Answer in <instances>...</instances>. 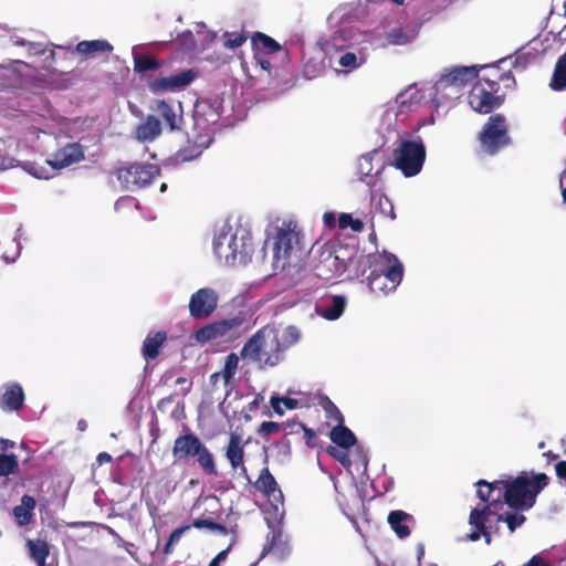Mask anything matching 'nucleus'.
Listing matches in <instances>:
<instances>
[{"label":"nucleus","instance_id":"de8ad7c7","mask_svg":"<svg viewBox=\"0 0 566 566\" xmlns=\"http://www.w3.org/2000/svg\"><path fill=\"white\" fill-rule=\"evenodd\" d=\"M192 526L195 528H209L211 531H217L221 534H228V528L222 525V524H219L212 520H203V518H196L193 522H192Z\"/></svg>","mask_w":566,"mask_h":566},{"label":"nucleus","instance_id":"72a5a7b5","mask_svg":"<svg viewBox=\"0 0 566 566\" xmlns=\"http://www.w3.org/2000/svg\"><path fill=\"white\" fill-rule=\"evenodd\" d=\"M345 306V296L335 295L331 298V304H325L321 306L319 314L328 321H334L337 319L343 314Z\"/></svg>","mask_w":566,"mask_h":566},{"label":"nucleus","instance_id":"4468645a","mask_svg":"<svg viewBox=\"0 0 566 566\" xmlns=\"http://www.w3.org/2000/svg\"><path fill=\"white\" fill-rule=\"evenodd\" d=\"M196 77L197 72L189 69L166 77L155 78L149 82L148 87L154 94L176 92L187 87Z\"/></svg>","mask_w":566,"mask_h":566},{"label":"nucleus","instance_id":"b1692460","mask_svg":"<svg viewBox=\"0 0 566 566\" xmlns=\"http://www.w3.org/2000/svg\"><path fill=\"white\" fill-rule=\"evenodd\" d=\"M218 322L220 328V340L232 342L241 335V327L244 323V317L234 316L230 318L220 319Z\"/></svg>","mask_w":566,"mask_h":566},{"label":"nucleus","instance_id":"a19ab883","mask_svg":"<svg viewBox=\"0 0 566 566\" xmlns=\"http://www.w3.org/2000/svg\"><path fill=\"white\" fill-rule=\"evenodd\" d=\"M19 463L14 454H0V476H8L18 471Z\"/></svg>","mask_w":566,"mask_h":566},{"label":"nucleus","instance_id":"774afa93","mask_svg":"<svg viewBox=\"0 0 566 566\" xmlns=\"http://www.w3.org/2000/svg\"><path fill=\"white\" fill-rule=\"evenodd\" d=\"M11 447H13L12 441L7 440V439H0V452H6Z\"/></svg>","mask_w":566,"mask_h":566},{"label":"nucleus","instance_id":"1a4fd4ad","mask_svg":"<svg viewBox=\"0 0 566 566\" xmlns=\"http://www.w3.org/2000/svg\"><path fill=\"white\" fill-rule=\"evenodd\" d=\"M301 233L293 222H284L277 229L273 247V265L275 269H285L289 259L297 253L300 248Z\"/></svg>","mask_w":566,"mask_h":566},{"label":"nucleus","instance_id":"052dcab7","mask_svg":"<svg viewBox=\"0 0 566 566\" xmlns=\"http://www.w3.org/2000/svg\"><path fill=\"white\" fill-rule=\"evenodd\" d=\"M524 566H551L541 556H533Z\"/></svg>","mask_w":566,"mask_h":566},{"label":"nucleus","instance_id":"37998d69","mask_svg":"<svg viewBox=\"0 0 566 566\" xmlns=\"http://www.w3.org/2000/svg\"><path fill=\"white\" fill-rule=\"evenodd\" d=\"M339 229L350 228L355 232L364 230V222L360 219H354L350 213H340L338 217Z\"/></svg>","mask_w":566,"mask_h":566},{"label":"nucleus","instance_id":"7c9ffc66","mask_svg":"<svg viewBox=\"0 0 566 566\" xmlns=\"http://www.w3.org/2000/svg\"><path fill=\"white\" fill-rule=\"evenodd\" d=\"M80 54L95 56L97 53H111L113 45L106 40L81 41L76 44Z\"/></svg>","mask_w":566,"mask_h":566},{"label":"nucleus","instance_id":"e2e57ef3","mask_svg":"<svg viewBox=\"0 0 566 566\" xmlns=\"http://www.w3.org/2000/svg\"><path fill=\"white\" fill-rule=\"evenodd\" d=\"M254 59L256 60L258 64L261 66L262 70H264V71L271 70V67H272L271 62L268 59L263 57V55H258V57H254Z\"/></svg>","mask_w":566,"mask_h":566},{"label":"nucleus","instance_id":"ea45409f","mask_svg":"<svg viewBox=\"0 0 566 566\" xmlns=\"http://www.w3.org/2000/svg\"><path fill=\"white\" fill-rule=\"evenodd\" d=\"M363 62L364 59L358 57L357 54L354 52H346L338 60L339 66L343 67L344 72L346 73L358 69L363 64Z\"/></svg>","mask_w":566,"mask_h":566},{"label":"nucleus","instance_id":"69168bd1","mask_svg":"<svg viewBox=\"0 0 566 566\" xmlns=\"http://www.w3.org/2000/svg\"><path fill=\"white\" fill-rule=\"evenodd\" d=\"M281 403H282L281 402V398H279V397H272L271 398L272 408L279 415H283V410L281 408Z\"/></svg>","mask_w":566,"mask_h":566},{"label":"nucleus","instance_id":"4d7b16f0","mask_svg":"<svg viewBox=\"0 0 566 566\" xmlns=\"http://www.w3.org/2000/svg\"><path fill=\"white\" fill-rule=\"evenodd\" d=\"M230 546L223 551H221L209 564V566H220V563L228 557L230 552Z\"/></svg>","mask_w":566,"mask_h":566},{"label":"nucleus","instance_id":"412c9836","mask_svg":"<svg viewBox=\"0 0 566 566\" xmlns=\"http://www.w3.org/2000/svg\"><path fill=\"white\" fill-rule=\"evenodd\" d=\"M153 109L163 118L170 132L179 130L182 123V114H177L175 107L164 99L155 101Z\"/></svg>","mask_w":566,"mask_h":566},{"label":"nucleus","instance_id":"2eb2a0df","mask_svg":"<svg viewBox=\"0 0 566 566\" xmlns=\"http://www.w3.org/2000/svg\"><path fill=\"white\" fill-rule=\"evenodd\" d=\"M247 442L235 432L230 433L228 444L224 448V457L233 471H240L248 480V469L244 463V448Z\"/></svg>","mask_w":566,"mask_h":566},{"label":"nucleus","instance_id":"9b49d317","mask_svg":"<svg viewBox=\"0 0 566 566\" xmlns=\"http://www.w3.org/2000/svg\"><path fill=\"white\" fill-rule=\"evenodd\" d=\"M223 240H227V237H219L213 242L214 253L220 258L224 259L227 263L234 264L237 261L240 263H247L251 258L252 252V243L251 240H245L244 237L240 239V249L238 243L237 235H232L228 242L227 247L223 245Z\"/></svg>","mask_w":566,"mask_h":566},{"label":"nucleus","instance_id":"0eeeda50","mask_svg":"<svg viewBox=\"0 0 566 566\" xmlns=\"http://www.w3.org/2000/svg\"><path fill=\"white\" fill-rule=\"evenodd\" d=\"M394 166L406 177L418 175L426 160V147L421 137L401 139L392 150Z\"/></svg>","mask_w":566,"mask_h":566},{"label":"nucleus","instance_id":"ddd939ff","mask_svg":"<svg viewBox=\"0 0 566 566\" xmlns=\"http://www.w3.org/2000/svg\"><path fill=\"white\" fill-rule=\"evenodd\" d=\"M370 262L366 263L369 268H377L378 273L384 275V281L389 283L390 290H396L403 276V266L394 254H385L384 256H370Z\"/></svg>","mask_w":566,"mask_h":566},{"label":"nucleus","instance_id":"5fc2aeb1","mask_svg":"<svg viewBox=\"0 0 566 566\" xmlns=\"http://www.w3.org/2000/svg\"><path fill=\"white\" fill-rule=\"evenodd\" d=\"M379 171H377L375 175L370 174V169L368 171L363 172L360 176V180L364 181L369 188H375L379 181Z\"/></svg>","mask_w":566,"mask_h":566},{"label":"nucleus","instance_id":"9d476101","mask_svg":"<svg viewBox=\"0 0 566 566\" xmlns=\"http://www.w3.org/2000/svg\"><path fill=\"white\" fill-rule=\"evenodd\" d=\"M492 513L490 505L471 510L469 525L472 527V532L467 534L468 541L476 542L483 537L486 545L492 543V534L499 533V526L494 523Z\"/></svg>","mask_w":566,"mask_h":566},{"label":"nucleus","instance_id":"393cba45","mask_svg":"<svg viewBox=\"0 0 566 566\" xmlns=\"http://www.w3.org/2000/svg\"><path fill=\"white\" fill-rule=\"evenodd\" d=\"M161 124L158 117L148 115L145 120L138 125L136 135L139 140L151 142L161 134Z\"/></svg>","mask_w":566,"mask_h":566},{"label":"nucleus","instance_id":"c85d7f7f","mask_svg":"<svg viewBox=\"0 0 566 566\" xmlns=\"http://www.w3.org/2000/svg\"><path fill=\"white\" fill-rule=\"evenodd\" d=\"M387 520L391 530L399 538H405L410 535V528L407 524L408 521H412L410 514L403 511H391Z\"/></svg>","mask_w":566,"mask_h":566},{"label":"nucleus","instance_id":"5701e85b","mask_svg":"<svg viewBox=\"0 0 566 566\" xmlns=\"http://www.w3.org/2000/svg\"><path fill=\"white\" fill-rule=\"evenodd\" d=\"M251 46L254 52V57H258V55L273 54L282 50L279 42L262 32H255L251 36Z\"/></svg>","mask_w":566,"mask_h":566},{"label":"nucleus","instance_id":"6e6552de","mask_svg":"<svg viewBox=\"0 0 566 566\" xmlns=\"http://www.w3.org/2000/svg\"><path fill=\"white\" fill-rule=\"evenodd\" d=\"M478 140L481 149L490 155H496L511 144L509 124L503 114L491 115L479 133Z\"/></svg>","mask_w":566,"mask_h":566},{"label":"nucleus","instance_id":"3c124183","mask_svg":"<svg viewBox=\"0 0 566 566\" xmlns=\"http://www.w3.org/2000/svg\"><path fill=\"white\" fill-rule=\"evenodd\" d=\"M295 424L298 427V429L303 430L306 446L308 448H315L317 446L315 431L301 422Z\"/></svg>","mask_w":566,"mask_h":566},{"label":"nucleus","instance_id":"4be33fe9","mask_svg":"<svg viewBox=\"0 0 566 566\" xmlns=\"http://www.w3.org/2000/svg\"><path fill=\"white\" fill-rule=\"evenodd\" d=\"M167 340L165 331L150 332L142 346V355L146 360H154L159 356L160 348Z\"/></svg>","mask_w":566,"mask_h":566},{"label":"nucleus","instance_id":"f03ea898","mask_svg":"<svg viewBox=\"0 0 566 566\" xmlns=\"http://www.w3.org/2000/svg\"><path fill=\"white\" fill-rule=\"evenodd\" d=\"M483 71L472 85L468 102L475 113L485 115L500 108L505 102V92L501 91L500 84L503 82L506 87H511L515 84V78L510 71H501L499 65L485 66Z\"/></svg>","mask_w":566,"mask_h":566},{"label":"nucleus","instance_id":"a18cd8bd","mask_svg":"<svg viewBox=\"0 0 566 566\" xmlns=\"http://www.w3.org/2000/svg\"><path fill=\"white\" fill-rule=\"evenodd\" d=\"M211 140L212 139L209 138L207 142L201 143L199 145L196 143L192 146H187V147H185L184 149L180 150L179 156L182 158V160L195 159V158L199 157L202 154L203 149L209 146Z\"/></svg>","mask_w":566,"mask_h":566},{"label":"nucleus","instance_id":"bf43d9fd","mask_svg":"<svg viewBox=\"0 0 566 566\" xmlns=\"http://www.w3.org/2000/svg\"><path fill=\"white\" fill-rule=\"evenodd\" d=\"M556 475L560 480H566V461H559L555 465Z\"/></svg>","mask_w":566,"mask_h":566},{"label":"nucleus","instance_id":"6e6d98bb","mask_svg":"<svg viewBox=\"0 0 566 566\" xmlns=\"http://www.w3.org/2000/svg\"><path fill=\"white\" fill-rule=\"evenodd\" d=\"M28 49L31 55H42L45 52V46L38 42H29Z\"/></svg>","mask_w":566,"mask_h":566},{"label":"nucleus","instance_id":"6ab92c4d","mask_svg":"<svg viewBox=\"0 0 566 566\" xmlns=\"http://www.w3.org/2000/svg\"><path fill=\"white\" fill-rule=\"evenodd\" d=\"M493 482H488L485 480H479L475 485L478 486L476 495L478 497L484 502V505H490L491 511H496L497 505H502L504 503V490L506 488L497 486L499 489H492Z\"/></svg>","mask_w":566,"mask_h":566},{"label":"nucleus","instance_id":"f704fd0d","mask_svg":"<svg viewBox=\"0 0 566 566\" xmlns=\"http://www.w3.org/2000/svg\"><path fill=\"white\" fill-rule=\"evenodd\" d=\"M161 62L149 54L134 55V71L138 74H145L150 71H157L161 66Z\"/></svg>","mask_w":566,"mask_h":566},{"label":"nucleus","instance_id":"cd10ccee","mask_svg":"<svg viewBox=\"0 0 566 566\" xmlns=\"http://www.w3.org/2000/svg\"><path fill=\"white\" fill-rule=\"evenodd\" d=\"M254 486L258 491L268 497L275 496V492L282 494L275 478L270 472L268 467L261 470Z\"/></svg>","mask_w":566,"mask_h":566},{"label":"nucleus","instance_id":"bb28decb","mask_svg":"<svg viewBox=\"0 0 566 566\" xmlns=\"http://www.w3.org/2000/svg\"><path fill=\"white\" fill-rule=\"evenodd\" d=\"M329 438L337 447L342 449H349L357 442L356 436L353 431L344 426V422L337 423L329 432Z\"/></svg>","mask_w":566,"mask_h":566},{"label":"nucleus","instance_id":"c03bdc74","mask_svg":"<svg viewBox=\"0 0 566 566\" xmlns=\"http://www.w3.org/2000/svg\"><path fill=\"white\" fill-rule=\"evenodd\" d=\"M348 449H339V447L328 446L326 452L333 459L338 461L344 468L349 469L352 467V460L347 452Z\"/></svg>","mask_w":566,"mask_h":566},{"label":"nucleus","instance_id":"423d86ee","mask_svg":"<svg viewBox=\"0 0 566 566\" xmlns=\"http://www.w3.org/2000/svg\"><path fill=\"white\" fill-rule=\"evenodd\" d=\"M123 190L135 191L150 185L160 175L158 165L149 163H119L112 170Z\"/></svg>","mask_w":566,"mask_h":566},{"label":"nucleus","instance_id":"09e8293b","mask_svg":"<svg viewBox=\"0 0 566 566\" xmlns=\"http://www.w3.org/2000/svg\"><path fill=\"white\" fill-rule=\"evenodd\" d=\"M323 409L326 411L328 419L335 421L336 423L344 422V416L336 407V405L328 399L327 397L322 402Z\"/></svg>","mask_w":566,"mask_h":566},{"label":"nucleus","instance_id":"f3484780","mask_svg":"<svg viewBox=\"0 0 566 566\" xmlns=\"http://www.w3.org/2000/svg\"><path fill=\"white\" fill-rule=\"evenodd\" d=\"M25 396L20 384L9 382L1 387L0 408L4 412H13L22 409Z\"/></svg>","mask_w":566,"mask_h":566},{"label":"nucleus","instance_id":"13d9d810","mask_svg":"<svg viewBox=\"0 0 566 566\" xmlns=\"http://www.w3.org/2000/svg\"><path fill=\"white\" fill-rule=\"evenodd\" d=\"M176 395L171 394L163 399H160L157 403V408L159 411H165L167 406L175 401Z\"/></svg>","mask_w":566,"mask_h":566},{"label":"nucleus","instance_id":"680f3d73","mask_svg":"<svg viewBox=\"0 0 566 566\" xmlns=\"http://www.w3.org/2000/svg\"><path fill=\"white\" fill-rule=\"evenodd\" d=\"M112 461H113V458L107 452H101L96 457V462L98 463V465H103L104 463H111Z\"/></svg>","mask_w":566,"mask_h":566},{"label":"nucleus","instance_id":"a211bd4d","mask_svg":"<svg viewBox=\"0 0 566 566\" xmlns=\"http://www.w3.org/2000/svg\"><path fill=\"white\" fill-rule=\"evenodd\" d=\"M84 159V150L80 144L73 143L67 144L61 149H59L53 159L46 160V163L53 169H62L69 167L73 164H76Z\"/></svg>","mask_w":566,"mask_h":566},{"label":"nucleus","instance_id":"c756f323","mask_svg":"<svg viewBox=\"0 0 566 566\" xmlns=\"http://www.w3.org/2000/svg\"><path fill=\"white\" fill-rule=\"evenodd\" d=\"M27 547L31 559L38 566H45L46 558L50 554V546L45 539H28Z\"/></svg>","mask_w":566,"mask_h":566},{"label":"nucleus","instance_id":"8fccbe9b","mask_svg":"<svg viewBox=\"0 0 566 566\" xmlns=\"http://www.w3.org/2000/svg\"><path fill=\"white\" fill-rule=\"evenodd\" d=\"M23 169L28 171L30 175L34 176L39 179H48L49 175L46 174V169L42 166L36 165L35 163L27 161L23 164Z\"/></svg>","mask_w":566,"mask_h":566},{"label":"nucleus","instance_id":"2f4dec72","mask_svg":"<svg viewBox=\"0 0 566 566\" xmlns=\"http://www.w3.org/2000/svg\"><path fill=\"white\" fill-rule=\"evenodd\" d=\"M523 512L524 511L497 513L496 511H493L492 518L495 524L504 522L509 531L513 533L526 522V516Z\"/></svg>","mask_w":566,"mask_h":566},{"label":"nucleus","instance_id":"7ed1b4c3","mask_svg":"<svg viewBox=\"0 0 566 566\" xmlns=\"http://www.w3.org/2000/svg\"><path fill=\"white\" fill-rule=\"evenodd\" d=\"M366 263L371 264L370 256L359 254L355 244H346L340 241L329 242L322 248L319 262L316 269L319 276H340L352 265H356V276H365Z\"/></svg>","mask_w":566,"mask_h":566},{"label":"nucleus","instance_id":"e433bc0d","mask_svg":"<svg viewBox=\"0 0 566 566\" xmlns=\"http://www.w3.org/2000/svg\"><path fill=\"white\" fill-rule=\"evenodd\" d=\"M370 200L377 211L385 217L395 219L394 206L384 193L371 191Z\"/></svg>","mask_w":566,"mask_h":566},{"label":"nucleus","instance_id":"f257e3e1","mask_svg":"<svg viewBox=\"0 0 566 566\" xmlns=\"http://www.w3.org/2000/svg\"><path fill=\"white\" fill-rule=\"evenodd\" d=\"M300 337L298 328L293 325L282 329L266 325L248 339L240 352V357L255 364L260 369L275 367Z\"/></svg>","mask_w":566,"mask_h":566},{"label":"nucleus","instance_id":"f8f14e48","mask_svg":"<svg viewBox=\"0 0 566 566\" xmlns=\"http://www.w3.org/2000/svg\"><path fill=\"white\" fill-rule=\"evenodd\" d=\"M218 302L219 296L213 289H199L190 296L189 314L195 319H206L217 310Z\"/></svg>","mask_w":566,"mask_h":566},{"label":"nucleus","instance_id":"603ef678","mask_svg":"<svg viewBox=\"0 0 566 566\" xmlns=\"http://www.w3.org/2000/svg\"><path fill=\"white\" fill-rule=\"evenodd\" d=\"M189 528V526H186V527H179L175 531L171 532V534L169 535V538L164 547V553L165 554H169L171 553V547L174 544L178 543L182 533Z\"/></svg>","mask_w":566,"mask_h":566},{"label":"nucleus","instance_id":"338daca9","mask_svg":"<svg viewBox=\"0 0 566 566\" xmlns=\"http://www.w3.org/2000/svg\"><path fill=\"white\" fill-rule=\"evenodd\" d=\"M359 169H360V175H363V172L368 171V169H370V170H371L369 159H367V158H365V157H364V158H361V159L359 160Z\"/></svg>","mask_w":566,"mask_h":566},{"label":"nucleus","instance_id":"79ce46f5","mask_svg":"<svg viewBox=\"0 0 566 566\" xmlns=\"http://www.w3.org/2000/svg\"><path fill=\"white\" fill-rule=\"evenodd\" d=\"M238 365L239 356L235 353H231L226 357V363L221 373L226 384H229L234 377Z\"/></svg>","mask_w":566,"mask_h":566},{"label":"nucleus","instance_id":"aec40b11","mask_svg":"<svg viewBox=\"0 0 566 566\" xmlns=\"http://www.w3.org/2000/svg\"><path fill=\"white\" fill-rule=\"evenodd\" d=\"M282 530L279 527H273L266 537V543L262 548L260 558L252 563L250 566H256L259 562L270 553L277 554L280 558H283L287 554V545L286 542L282 539Z\"/></svg>","mask_w":566,"mask_h":566},{"label":"nucleus","instance_id":"473e14b6","mask_svg":"<svg viewBox=\"0 0 566 566\" xmlns=\"http://www.w3.org/2000/svg\"><path fill=\"white\" fill-rule=\"evenodd\" d=\"M549 87L555 92L566 90V52L556 61Z\"/></svg>","mask_w":566,"mask_h":566},{"label":"nucleus","instance_id":"0e129e2a","mask_svg":"<svg viewBox=\"0 0 566 566\" xmlns=\"http://www.w3.org/2000/svg\"><path fill=\"white\" fill-rule=\"evenodd\" d=\"M323 220H324V223L327 226V227H335V223H336V218H335V214L332 213V212H325L324 216H323Z\"/></svg>","mask_w":566,"mask_h":566},{"label":"nucleus","instance_id":"20e7f679","mask_svg":"<svg viewBox=\"0 0 566 566\" xmlns=\"http://www.w3.org/2000/svg\"><path fill=\"white\" fill-rule=\"evenodd\" d=\"M549 478L545 473H528L523 471L512 480H496L492 489L504 490V503L513 511H528L536 502L537 495L548 485Z\"/></svg>","mask_w":566,"mask_h":566},{"label":"nucleus","instance_id":"39448f33","mask_svg":"<svg viewBox=\"0 0 566 566\" xmlns=\"http://www.w3.org/2000/svg\"><path fill=\"white\" fill-rule=\"evenodd\" d=\"M172 455L176 462L196 459L199 468L208 476H217L214 455L193 432L179 434L174 442Z\"/></svg>","mask_w":566,"mask_h":566},{"label":"nucleus","instance_id":"dca6fc26","mask_svg":"<svg viewBox=\"0 0 566 566\" xmlns=\"http://www.w3.org/2000/svg\"><path fill=\"white\" fill-rule=\"evenodd\" d=\"M480 75L481 74H479L474 66L455 67L449 73L442 75L439 81H437L436 88L437 91L446 90L448 87L460 88L467 85L469 82L478 80Z\"/></svg>","mask_w":566,"mask_h":566},{"label":"nucleus","instance_id":"864d4df0","mask_svg":"<svg viewBox=\"0 0 566 566\" xmlns=\"http://www.w3.org/2000/svg\"><path fill=\"white\" fill-rule=\"evenodd\" d=\"M180 42L184 46H186L189 50H192L196 48V40L190 30L184 31L179 36Z\"/></svg>","mask_w":566,"mask_h":566},{"label":"nucleus","instance_id":"58836bf2","mask_svg":"<svg viewBox=\"0 0 566 566\" xmlns=\"http://www.w3.org/2000/svg\"><path fill=\"white\" fill-rule=\"evenodd\" d=\"M289 426L287 422H274V421H263L258 430L256 433L263 438L268 439L272 434H277L282 430L286 429Z\"/></svg>","mask_w":566,"mask_h":566},{"label":"nucleus","instance_id":"4c0bfd02","mask_svg":"<svg viewBox=\"0 0 566 566\" xmlns=\"http://www.w3.org/2000/svg\"><path fill=\"white\" fill-rule=\"evenodd\" d=\"M368 286L374 293H386L391 291L389 287V283L384 281V275L378 273L377 268H373L370 273L366 276Z\"/></svg>","mask_w":566,"mask_h":566},{"label":"nucleus","instance_id":"a878e982","mask_svg":"<svg viewBox=\"0 0 566 566\" xmlns=\"http://www.w3.org/2000/svg\"><path fill=\"white\" fill-rule=\"evenodd\" d=\"M35 505L36 501L33 496L24 494L21 497V504L13 509V516L20 526H25L31 523Z\"/></svg>","mask_w":566,"mask_h":566},{"label":"nucleus","instance_id":"c9c22d12","mask_svg":"<svg viewBox=\"0 0 566 566\" xmlns=\"http://www.w3.org/2000/svg\"><path fill=\"white\" fill-rule=\"evenodd\" d=\"M195 339L198 343L205 344L210 340H220V328H219V322L214 321L212 323H209L200 328H198L195 332Z\"/></svg>","mask_w":566,"mask_h":566},{"label":"nucleus","instance_id":"49530a36","mask_svg":"<svg viewBox=\"0 0 566 566\" xmlns=\"http://www.w3.org/2000/svg\"><path fill=\"white\" fill-rule=\"evenodd\" d=\"M223 38L226 39L223 46L226 49L233 50L242 46L248 40V34L245 32H224Z\"/></svg>","mask_w":566,"mask_h":566}]
</instances>
